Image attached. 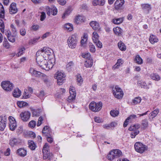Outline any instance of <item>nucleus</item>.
Segmentation results:
<instances>
[{"instance_id": "nucleus-1", "label": "nucleus", "mask_w": 161, "mask_h": 161, "mask_svg": "<svg viewBox=\"0 0 161 161\" xmlns=\"http://www.w3.org/2000/svg\"><path fill=\"white\" fill-rule=\"evenodd\" d=\"M40 51H37L36 53V60L37 63L38 65L42 69L48 71L53 68L54 64L52 62L51 60H49L47 61L46 59L43 60V61H41V58L42 59V55H40Z\"/></svg>"}, {"instance_id": "nucleus-2", "label": "nucleus", "mask_w": 161, "mask_h": 161, "mask_svg": "<svg viewBox=\"0 0 161 161\" xmlns=\"http://www.w3.org/2000/svg\"><path fill=\"white\" fill-rule=\"evenodd\" d=\"M141 125L137 123L133 125H131L129 128V131H131L130 133V136L131 138H135L136 136L138 135L140 131L138 129L140 127Z\"/></svg>"}, {"instance_id": "nucleus-3", "label": "nucleus", "mask_w": 161, "mask_h": 161, "mask_svg": "<svg viewBox=\"0 0 161 161\" xmlns=\"http://www.w3.org/2000/svg\"><path fill=\"white\" fill-rule=\"evenodd\" d=\"M77 35L73 34L69 37L67 40V43L69 47L73 49L75 48L77 43Z\"/></svg>"}, {"instance_id": "nucleus-4", "label": "nucleus", "mask_w": 161, "mask_h": 161, "mask_svg": "<svg viewBox=\"0 0 161 161\" xmlns=\"http://www.w3.org/2000/svg\"><path fill=\"white\" fill-rule=\"evenodd\" d=\"M122 153L120 150L118 149H114L110 152L107 158L108 160L112 161L114 159L122 156Z\"/></svg>"}, {"instance_id": "nucleus-5", "label": "nucleus", "mask_w": 161, "mask_h": 161, "mask_svg": "<svg viewBox=\"0 0 161 161\" xmlns=\"http://www.w3.org/2000/svg\"><path fill=\"white\" fill-rule=\"evenodd\" d=\"M65 75L62 72L58 71L55 75L54 78L57 79L58 85H61L65 80Z\"/></svg>"}, {"instance_id": "nucleus-6", "label": "nucleus", "mask_w": 161, "mask_h": 161, "mask_svg": "<svg viewBox=\"0 0 161 161\" xmlns=\"http://www.w3.org/2000/svg\"><path fill=\"white\" fill-rule=\"evenodd\" d=\"M1 85L3 89L6 92L11 91L14 87L13 84L9 81H3Z\"/></svg>"}, {"instance_id": "nucleus-7", "label": "nucleus", "mask_w": 161, "mask_h": 161, "mask_svg": "<svg viewBox=\"0 0 161 161\" xmlns=\"http://www.w3.org/2000/svg\"><path fill=\"white\" fill-rule=\"evenodd\" d=\"M134 146L135 150L140 153H143L147 149V147L139 142H136Z\"/></svg>"}, {"instance_id": "nucleus-8", "label": "nucleus", "mask_w": 161, "mask_h": 161, "mask_svg": "<svg viewBox=\"0 0 161 161\" xmlns=\"http://www.w3.org/2000/svg\"><path fill=\"white\" fill-rule=\"evenodd\" d=\"M103 106L101 102L98 103L92 101L91 102V110L95 112L99 111L101 109Z\"/></svg>"}, {"instance_id": "nucleus-9", "label": "nucleus", "mask_w": 161, "mask_h": 161, "mask_svg": "<svg viewBox=\"0 0 161 161\" xmlns=\"http://www.w3.org/2000/svg\"><path fill=\"white\" fill-rule=\"evenodd\" d=\"M92 39L94 43L96 44L97 47L101 48L102 47V43L99 41V36L96 32L92 33Z\"/></svg>"}, {"instance_id": "nucleus-10", "label": "nucleus", "mask_w": 161, "mask_h": 161, "mask_svg": "<svg viewBox=\"0 0 161 161\" xmlns=\"http://www.w3.org/2000/svg\"><path fill=\"white\" fill-rule=\"evenodd\" d=\"M7 121V117L4 115L0 116V130L3 131L5 128Z\"/></svg>"}, {"instance_id": "nucleus-11", "label": "nucleus", "mask_w": 161, "mask_h": 161, "mask_svg": "<svg viewBox=\"0 0 161 161\" xmlns=\"http://www.w3.org/2000/svg\"><path fill=\"white\" fill-rule=\"evenodd\" d=\"M38 51L41 52L40 55H43L45 57H47L48 56L51 55L53 52L51 49L46 47H44L41 50Z\"/></svg>"}, {"instance_id": "nucleus-12", "label": "nucleus", "mask_w": 161, "mask_h": 161, "mask_svg": "<svg viewBox=\"0 0 161 161\" xmlns=\"http://www.w3.org/2000/svg\"><path fill=\"white\" fill-rule=\"evenodd\" d=\"M47 14L50 16L51 14L53 15L57 14L58 11L57 8L54 6H51L50 7L49 6L46 7Z\"/></svg>"}, {"instance_id": "nucleus-13", "label": "nucleus", "mask_w": 161, "mask_h": 161, "mask_svg": "<svg viewBox=\"0 0 161 161\" xmlns=\"http://www.w3.org/2000/svg\"><path fill=\"white\" fill-rule=\"evenodd\" d=\"M9 126L10 130L13 131L17 127L16 122L14 118L12 116L9 117Z\"/></svg>"}, {"instance_id": "nucleus-14", "label": "nucleus", "mask_w": 161, "mask_h": 161, "mask_svg": "<svg viewBox=\"0 0 161 161\" xmlns=\"http://www.w3.org/2000/svg\"><path fill=\"white\" fill-rule=\"evenodd\" d=\"M19 116L21 119L23 121L26 122L30 119L31 114L28 111H24L21 113Z\"/></svg>"}, {"instance_id": "nucleus-15", "label": "nucleus", "mask_w": 161, "mask_h": 161, "mask_svg": "<svg viewBox=\"0 0 161 161\" xmlns=\"http://www.w3.org/2000/svg\"><path fill=\"white\" fill-rule=\"evenodd\" d=\"M70 95L68 98V101L71 102L75 100L76 95V93L74 88L72 87H70L69 90Z\"/></svg>"}, {"instance_id": "nucleus-16", "label": "nucleus", "mask_w": 161, "mask_h": 161, "mask_svg": "<svg viewBox=\"0 0 161 161\" xmlns=\"http://www.w3.org/2000/svg\"><path fill=\"white\" fill-rule=\"evenodd\" d=\"M90 54L89 53H87L83 54L82 55L83 57L86 58V60L84 65L86 67H90L91 66V60L90 59L91 58Z\"/></svg>"}, {"instance_id": "nucleus-17", "label": "nucleus", "mask_w": 161, "mask_h": 161, "mask_svg": "<svg viewBox=\"0 0 161 161\" xmlns=\"http://www.w3.org/2000/svg\"><path fill=\"white\" fill-rule=\"evenodd\" d=\"M137 84L138 86H140L142 88L148 89L149 88V87L148 86L151 85H152V82H150L147 84L145 81L141 80L138 81Z\"/></svg>"}, {"instance_id": "nucleus-18", "label": "nucleus", "mask_w": 161, "mask_h": 161, "mask_svg": "<svg viewBox=\"0 0 161 161\" xmlns=\"http://www.w3.org/2000/svg\"><path fill=\"white\" fill-rule=\"evenodd\" d=\"M137 118L136 115L135 114H132L127 117L125 120L123 124V126L124 127H126L128 125L129 122H131L134 119Z\"/></svg>"}, {"instance_id": "nucleus-19", "label": "nucleus", "mask_w": 161, "mask_h": 161, "mask_svg": "<svg viewBox=\"0 0 161 161\" xmlns=\"http://www.w3.org/2000/svg\"><path fill=\"white\" fill-rule=\"evenodd\" d=\"M42 133L43 135L46 137L51 136V130L48 126H45L43 129Z\"/></svg>"}, {"instance_id": "nucleus-20", "label": "nucleus", "mask_w": 161, "mask_h": 161, "mask_svg": "<svg viewBox=\"0 0 161 161\" xmlns=\"http://www.w3.org/2000/svg\"><path fill=\"white\" fill-rule=\"evenodd\" d=\"M124 3V0H117L115 3V8L116 9H119L121 8Z\"/></svg>"}, {"instance_id": "nucleus-21", "label": "nucleus", "mask_w": 161, "mask_h": 161, "mask_svg": "<svg viewBox=\"0 0 161 161\" xmlns=\"http://www.w3.org/2000/svg\"><path fill=\"white\" fill-rule=\"evenodd\" d=\"M17 12V9L16 7V4L15 3H12L10 5L9 13L11 14H15Z\"/></svg>"}, {"instance_id": "nucleus-22", "label": "nucleus", "mask_w": 161, "mask_h": 161, "mask_svg": "<svg viewBox=\"0 0 161 161\" xmlns=\"http://www.w3.org/2000/svg\"><path fill=\"white\" fill-rule=\"evenodd\" d=\"M85 20V17L80 15L76 16L75 19V23L77 24H79L83 22Z\"/></svg>"}, {"instance_id": "nucleus-23", "label": "nucleus", "mask_w": 161, "mask_h": 161, "mask_svg": "<svg viewBox=\"0 0 161 161\" xmlns=\"http://www.w3.org/2000/svg\"><path fill=\"white\" fill-rule=\"evenodd\" d=\"M30 73L32 76L36 77H39L42 74V73L41 72L36 71L33 68H31L30 69Z\"/></svg>"}, {"instance_id": "nucleus-24", "label": "nucleus", "mask_w": 161, "mask_h": 161, "mask_svg": "<svg viewBox=\"0 0 161 161\" xmlns=\"http://www.w3.org/2000/svg\"><path fill=\"white\" fill-rule=\"evenodd\" d=\"M105 0H93L92 4L94 6L97 5L103 6L105 3Z\"/></svg>"}, {"instance_id": "nucleus-25", "label": "nucleus", "mask_w": 161, "mask_h": 161, "mask_svg": "<svg viewBox=\"0 0 161 161\" xmlns=\"http://www.w3.org/2000/svg\"><path fill=\"white\" fill-rule=\"evenodd\" d=\"M88 36L86 34L84 33L83 37L81 38L80 41L81 45L82 47H85L86 43L87 40Z\"/></svg>"}, {"instance_id": "nucleus-26", "label": "nucleus", "mask_w": 161, "mask_h": 161, "mask_svg": "<svg viewBox=\"0 0 161 161\" xmlns=\"http://www.w3.org/2000/svg\"><path fill=\"white\" fill-rule=\"evenodd\" d=\"M27 153L26 151L22 148L18 149L17 151V153L21 157H24L26 156Z\"/></svg>"}, {"instance_id": "nucleus-27", "label": "nucleus", "mask_w": 161, "mask_h": 161, "mask_svg": "<svg viewBox=\"0 0 161 161\" xmlns=\"http://www.w3.org/2000/svg\"><path fill=\"white\" fill-rule=\"evenodd\" d=\"M19 143V139L13 137L9 140V144L11 146H14L15 145L18 144Z\"/></svg>"}, {"instance_id": "nucleus-28", "label": "nucleus", "mask_w": 161, "mask_h": 161, "mask_svg": "<svg viewBox=\"0 0 161 161\" xmlns=\"http://www.w3.org/2000/svg\"><path fill=\"white\" fill-rule=\"evenodd\" d=\"M91 27L93 30L96 31H99L100 29L98 23L96 21H91Z\"/></svg>"}, {"instance_id": "nucleus-29", "label": "nucleus", "mask_w": 161, "mask_h": 161, "mask_svg": "<svg viewBox=\"0 0 161 161\" xmlns=\"http://www.w3.org/2000/svg\"><path fill=\"white\" fill-rule=\"evenodd\" d=\"M150 78L152 80L158 81L160 79V77L159 75L156 73H152L150 75Z\"/></svg>"}, {"instance_id": "nucleus-30", "label": "nucleus", "mask_w": 161, "mask_h": 161, "mask_svg": "<svg viewBox=\"0 0 161 161\" xmlns=\"http://www.w3.org/2000/svg\"><path fill=\"white\" fill-rule=\"evenodd\" d=\"M148 121L147 119H145L142 121L141 128L142 130H145L148 126Z\"/></svg>"}, {"instance_id": "nucleus-31", "label": "nucleus", "mask_w": 161, "mask_h": 161, "mask_svg": "<svg viewBox=\"0 0 161 161\" xmlns=\"http://www.w3.org/2000/svg\"><path fill=\"white\" fill-rule=\"evenodd\" d=\"M13 94L14 97H19L21 95V91L19 88H16L14 90Z\"/></svg>"}, {"instance_id": "nucleus-32", "label": "nucleus", "mask_w": 161, "mask_h": 161, "mask_svg": "<svg viewBox=\"0 0 161 161\" xmlns=\"http://www.w3.org/2000/svg\"><path fill=\"white\" fill-rule=\"evenodd\" d=\"M134 61L139 64H141L143 63V60L139 55H137L135 56Z\"/></svg>"}, {"instance_id": "nucleus-33", "label": "nucleus", "mask_w": 161, "mask_h": 161, "mask_svg": "<svg viewBox=\"0 0 161 161\" xmlns=\"http://www.w3.org/2000/svg\"><path fill=\"white\" fill-rule=\"evenodd\" d=\"M113 31L115 34L118 36H120L122 32V29L118 27L114 28Z\"/></svg>"}, {"instance_id": "nucleus-34", "label": "nucleus", "mask_w": 161, "mask_h": 161, "mask_svg": "<svg viewBox=\"0 0 161 161\" xmlns=\"http://www.w3.org/2000/svg\"><path fill=\"white\" fill-rule=\"evenodd\" d=\"M159 112V110L157 108L152 112L149 114V118L150 119L153 118L156 116L157 114Z\"/></svg>"}, {"instance_id": "nucleus-35", "label": "nucleus", "mask_w": 161, "mask_h": 161, "mask_svg": "<svg viewBox=\"0 0 161 161\" xmlns=\"http://www.w3.org/2000/svg\"><path fill=\"white\" fill-rule=\"evenodd\" d=\"M73 10V8L71 6H69L64 14L62 16V18L64 19V18L71 13Z\"/></svg>"}, {"instance_id": "nucleus-36", "label": "nucleus", "mask_w": 161, "mask_h": 161, "mask_svg": "<svg viewBox=\"0 0 161 161\" xmlns=\"http://www.w3.org/2000/svg\"><path fill=\"white\" fill-rule=\"evenodd\" d=\"M149 41L152 44H154L158 42V39L155 36L151 35L150 36Z\"/></svg>"}, {"instance_id": "nucleus-37", "label": "nucleus", "mask_w": 161, "mask_h": 161, "mask_svg": "<svg viewBox=\"0 0 161 161\" xmlns=\"http://www.w3.org/2000/svg\"><path fill=\"white\" fill-rule=\"evenodd\" d=\"M118 46L121 51H125L126 49V46L124 43L121 41H120L118 43Z\"/></svg>"}, {"instance_id": "nucleus-38", "label": "nucleus", "mask_w": 161, "mask_h": 161, "mask_svg": "<svg viewBox=\"0 0 161 161\" xmlns=\"http://www.w3.org/2000/svg\"><path fill=\"white\" fill-rule=\"evenodd\" d=\"M123 63V60L121 59H119L118 60L117 62L113 67V69H115L118 68L119 66L122 65Z\"/></svg>"}, {"instance_id": "nucleus-39", "label": "nucleus", "mask_w": 161, "mask_h": 161, "mask_svg": "<svg viewBox=\"0 0 161 161\" xmlns=\"http://www.w3.org/2000/svg\"><path fill=\"white\" fill-rule=\"evenodd\" d=\"M5 11L3 5L0 3V18L4 17Z\"/></svg>"}, {"instance_id": "nucleus-40", "label": "nucleus", "mask_w": 161, "mask_h": 161, "mask_svg": "<svg viewBox=\"0 0 161 161\" xmlns=\"http://www.w3.org/2000/svg\"><path fill=\"white\" fill-rule=\"evenodd\" d=\"M113 93L114 97L117 99H119L121 98L122 97L123 95V92H113Z\"/></svg>"}, {"instance_id": "nucleus-41", "label": "nucleus", "mask_w": 161, "mask_h": 161, "mask_svg": "<svg viewBox=\"0 0 161 161\" xmlns=\"http://www.w3.org/2000/svg\"><path fill=\"white\" fill-rule=\"evenodd\" d=\"M15 23L18 27L24 26L25 25L26 23L24 20H22L20 22L18 19L15 20Z\"/></svg>"}, {"instance_id": "nucleus-42", "label": "nucleus", "mask_w": 161, "mask_h": 161, "mask_svg": "<svg viewBox=\"0 0 161 161\" xmlns=\"http://www.w3.org/2000/svg\"><path fill=\"white\" fill-rule=\"evenodd\" d=\"M29 147L32 150H34L36 148V145L32 141H29L28 142Z\"/></svg>"}, {"instance_id": "nucleus-43", "label": "nucleus", "mask_w": 161, "mask_h": 161, "mask_svg": "<svg viewBox=\"0 0 161 161\" xmlns=\"http://www.w3.org/2000/svg\"><path fill=\"white\" fill-rule=\"evenodd\" d=\"M76 80L78 84L79 85H80L83 81V79L80 74H78L76 76Z\"/></svg>"}, {"instance_id": "nucleus-44", "label": "nucleus", "mask_w": 161, "mask_h": 161, "mask_svg": "<svg viewBox=\"0 0 161 161\" xmlns=\"http://www.w3.org/2000/svg\"><path fill=\"white\" fill-rule=\"evenodd\" d=\"M110 114L112 117H115L118 115L119 112L117 110H113L110 111Z\"/></svg>"}, {"instance_id": "nucleus-45", "label": "nucleus", "mask_w": 161, "mask_h": 161, "mask_svg": "<svg viewBox=\"0 0 161 161\" xmlns=\"http://www.w3.org/2000/svg\"><path fill=\"white\" fill-rule=\"evenodd\" d=\"M17 104L19 108H22L28 105V104L27 103L24 101H18L17 102Z\"/></svg>"}, {"instance_id": "nucleus-46", "label": "nucleus", "mask_w": 161, "mask_h": 161, "mask_svg": "<svg viewBox=\"0 0 161 161\" xmlns=\"http://www.w3.org/2000/svg\"><path fill=\"white\" fill-rule=\"evenodd\" d=\"M64 28L69 31H71L73 29V26L69 23L65 24L64 25Z\"/></svg>"}, {"instance_id": "nucleus-47", "label": "nucleus", "mask_w": 161, "mask_h": 161, "mask_svg": "<svg viewBox=\"0 0 161 161\" xmlns=\"http://www.w3.org/2000/svg\"><path fill=\"white\" fill-rule=\"evenodd\" d=\"M141 100L142 99L141 97H136L132 100V102L134 104H136L140 103Z\"/></svg>"}, {"instance_id": "nucleus-48", "label": "nucleus", "mask_w": 161, "mask_h": 161, "mask_svg": "<svg viewBox=\"0 0 161 161\" xmlns=\"http://www.w3.org/2000/svg\"><path fill=\"white\" fill-rule=\"evenodd\" d=\"M123 20L122 18L114 19H113V22L114 24L118 25L122 23Z\"/></svg>"}, {"instance_id": "nucleus-49", "label": "nucleus", "mask_w": 161, "mask_h": 161, "mask_svg": "<svg viewBox=\"0 0 161 161\" xmlns=\"http://www.w3.org/2000/svg\"><path fill=\"white\" fill-rule=\"evenodd\" d=\"M142 6L144 10L148 12L151 9V7L149 4H143L142 5Z\"/></svg>"}, {"instance_id": "nucleus-50", "label": "nucleus", "mask_w": 161, "mask_h": 161, "mask_svg": "<svg viewBox=\"0 0 161 161\" xmlns=\"http://www.w3.org/2000/svg\"><path fill=\"white\" fill-rule=\"evenodd\" d=\"M40 37H36L31 39L29 42V44L30 45H33L37 41L40 39Z\"/></svg>"}, {"instance_id": "nucleus-51", "label": "nucleus", "mask_w": 161, "mask_h": 161, "mask_svg": "<svg viewBox=\"0 0 161 161\" xmlns=\"http://www.w3.org/2000/svg\"><path fill=\"white\" fill-rule=\"evenodd\" d=\"M40 113L39 110L38 109H33L32 110V115L34 116H39Z\"/></svg>"}, {"instance_id": "nucleus-52", "label": "nucleus", "mask_w": 161, "mask_h": 161, "mask_svg": "<svg viewBox=\"0 0 161 161\" xmlns=\"http://www.w3.org/2000/svg\"><path fill=\"white\" fill-rule=\"evenodd\" d=\"M4 25L3 21L2 19H0V29L2 33L4 32Z\"/></svg>"}, {"instance_id": "nucleus-53", "label": "nucleus", "mask_w": 161, "mask_h": 161, "mask_svg": "<svg viewBox=\"0 0 161 161\" xmlns=\"http://www.w3.org/2000/svg\"><path fill=\"white\" fill-rule=\"evenodd\" d=\"M49 150V146L48 145V144L47 143H46L43 148L42 149V153H48L49 152H48Z\"/></svg>"}, {"instance_id": "nucleus-54", "label": "nucleus", "mask_w": 161, "mask_h": 161, "mask_svg": "<svg viewBox=\"0 0 161 161\" xmlns=\"http://www.w3.org/2000/svg\"><path fill=\"white\" fill-rule=\"evenodd\" d=\"M25 50V48L24 47H21L19 49V51L17 54V55L19 57L23 54Z\"/></svg>"}, {"instance_id": "nucleus-55", "label": "nucleus", "mask_w": 161, "mask_h": 161, "mask_svg": "<svg viewBox=\"0 0 161 161\" xmlns=\"http://www.w3.org/2000/svg\"><path fill=\"white\" fill-rule=\"evenodd\" d=\"M123 92L122 91L121 89L118 86H116L115 87L113 88L112 92Z\"/></svg>"}, {"instance_id": "nucleus-56", "label": "nucleus", "mask_w": 161, "mask_h": 161, "mask_svg": "<svg viewBox=\"0 0 161 161\" xmlns=\"http://www.w3.org/2000/svg\"><path fill=\"white\" fill-rule=\"evenodd\" d=\"M3 45L4 47L7 48H9L10 47L9 43L6 38L4 39L3 42Z\"/></svg>"}, {"instance_id": "nucleus-57", "label": "nucleus", "mask_w": 161, "mask_h": 161, "mask_svg": "<svg viewBox=\"0 0 161 161\" xmlns=\"http://www.w3.org/2000/svg\"><path fill=\"white\" fill-rule=\"evenodd\" d=\"M41 15L40 16V20L41 21H43L44 20L46 17L45 13L44 12L41 13Z\"/></svg>"}, {"instance_id": "nucleus-58", "label": "nucleus", "mask_w": 161, "mask_h": 161, "mask_svg": "<svg viewBox=\"0 0 161 161\" xmlns=\"http://www.w3.org/2000/svg\"><path fill=\"white\" fill-rule=\"evenodd\" d=\"M36 125V122L34 120H32L29 122L28 125L31 128H34Z\"/></svg>"}, {"instance_id": "nucleus-59", "label": "nucleus", "mask_w": 161, "mask_h": 161, "mask_svg": "<svg viewBox=\"0 0 161 161\" xmlns=\"http://www.w3.org/2000/svg\"><path fill=\"white\" fill-rule=\"evenodd\" d=\"M10 28H11V31L13 33V34L15 35L17 32V29L16 28L13 24L11 25Z\"/></svg>"}, {"instance_id": "nucleus-60", "label": "nucleus", "mask_w": 161, "mask_h": 161, "mask_svg": "<svg viewBox=\"0 0 161 161\" xmlns=\"http://www.w3.org/2000/svg\"><path fill=\"white\" fill-rule=\"evenodd\" d=\"M19 33L21 35L24 36L26 33V30L25 28H22L19 30Z\"/></svg>"}, {"instance_id": "nucleus-61", "label": "nucleus", "mask_w": 161, "mask_h": 161, "mask_svg": "<svg viewBox=\"0 0 161 161\" xmlns=\"http://www.w3.org/2000/svg\"><path fill=\"white\" fill-rule=\"evenodd\" d=\"M9 41L12 42H14L15 41V39L14 36H10L7 37Z\"/></svg>"}, {"instance_id": "nucleus-62", "label": "nucleus", "mask_w": 161, "mask_h": 161, "mask_svg": "<svg viewBox=\"0 0 161 161\" xmlns=\"http://www.w3.org/2000/svg\"><path fill=\"white\" fill-rule=\"evenodd\" d=\"M73 65V63L72 61L70 62L66 65V68L68 69H70L72 68Z\"/></svg>"}, {"instance_id": "nucleus-63", "label": "nucleus", "mask_w": 161, "mask_h": 161, "mask_svg": "<svg viewBox=\"0 0 161 161\" xmlns=\"http://www.w3.org/2000/svg\"><path fill=\"white\" fill-rule=\"evenodd\" d=\"M43 81L44 83L47 85H49L50 83V80L47 76L43 78Z\"/></svg>"}, {"instance_id": "nucleus-64", "label": "nucleus", "mask_w": 161, "mask_h": 161, "mask_svg": "<svg viewBox=\"0 0 161 161\" xmlns=\"http://www.w3.org/2000/svg\"><path fill=\"white\" fill-rule=\"evenodd\" d=\"M43 121L42 117L41 116L40 117L38 120L37 125V126H40L42 123V121Z\"/></svg>"}]
</instances>
